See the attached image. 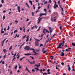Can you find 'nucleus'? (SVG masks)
I'll use <instances>...</instances> for the list:
<instances>
[{
  "label": "nucleus",
  "instance_id": "f257e3e1",
  "mask_svg": "<svg viewBox=\"0 0 75 75\" xmlns=\"http://www.w3.org/2000/svg\"><path fill=\"white\" fill-rule=\"evenodd\" d=\"M44 15H45L46 16L47 14H46L45 13H43V14H40V17H39L38 18V20L39 21L38 22V23H39L40 22V21H41V20L43 18H40L41 17V16H44Z\"/></svg>",
  "mask_w": 75,
  "mask_h": 75
},
{
  "label": "nucleus",
  "instance_id": "f03ea898",
  "mask_svg": "<svg viewBox=\"0 0 75 75\" xmlns=\"http://www.w3.org/2000/svg\"><path fill=\"white\" fill-rule=\"evenodd\" d=\"M30 46H26L25 47L24 49H25V50H26V51H29V50H30Z\"/></svg>",
  "mask_w": 75,
  "mask_h": 75
},
{
  "label": "nucleus",
  "instance_id": "7ed1b4c3",
  "mask_svg": "<svg viewBox=\"0 0 75 75\" xmlns=\"http://www.w3.org/2000/svg\"><path fill=\"white\" fill-rule=\"evenodd\" d=\"M46 31L47 33H50V32L48 31V30H47V29H45L44 28L43 29V33H44L45 34V31Z\"/></svg>",
  "mask_w": 75,
  "mask_h": 75
},
{
  "label": "nucleus",
  "instance_id": "20e7f679",
  "mask_svg": "<svg viewBox=\"0 0 75 75\" xmlns=\"http://www.w3.org/2000/svg\"><path fill=\"white\" fill-rule=\"evenodd\" d=\"M30 50H33V52H34V54H35L33 55H37V53H36V52H35V49H34L31 48L30 49Z\"/></svg>",
  "mask_w": 75,
  "mask_h": 75
},
{
  "label": "nucleus",
  "instance_id": "39448f33",
  "mask_svg": "<svg viewBox=\"0 0 75 75\" xmlns=\"http://www.w3.org/2000/svg\"><path fill=\"white\" fill-rule=\"evenodd\" d=\"M35 40H36V41L35 42V45L36 46H38V40L34 38Z\"/></svg>",
  "mask_w": 75,
  "mask_h": 75
},
{
  "label": "nucleus",
  "instance_id": "423d86ee",
  "mask_svg": "<svg viewBox=\"0 0 75 75\" xmlns=\"http://www.w3.org/2000/svg\"><path fill=\"white\" fill-rule=\"evenodd\" d=\"M61 45H62V44L60 43L59 46H58L57 48H62Z\"/></svg>",
  "mask_w": 75,
  "mask_h": 75
},
{
  "label": "nucleus",
  "instance_id": "0eeeda50",
  "mask_svg": "<svg viewBox=\"0 0 75 75\" xmlns=\"http://www.w3.org/2000/svg\"><path fill=\"white\" fill-rule=\"evenodd\" d=\"M51 38H51L50 39V38H48V39L46 41V43H47V42H49V41H50L51 40Z\"/></svg>",
  "mask_w": 75,
  "mask_h": 75
},
{
  "label": "nucleus",
  "instance_id": "6e6552de",
  "mask_svg": "<svg viewBox=\"0 0 75 75\" xmlns=\"http://www.w3.org/2000/svg\"><path fill=\"white\" fill-rule=\"evenodd\" d=\"M41 37H42L41 38L40 40H38V41H40V40H42V37H43V36H44V34H41Z\"/></svg>",
  "mask_w": 75,
  "mask_h": 75
},
{
  "label": "nucleus",
  "instance_id": "1a4fd4ad",
  "mask_svg": "<svg viewBox=\"0 0 75 75\" xmlns=\"http://www.w3.org/2000/svg\"><path fill=\"white\" fill-rule=\"evenodd\" d=\"M17 9L19 13H20V7L19 6H18L17 7Z\"/></svg>",
  "mask_w": 75,
  "mask_h": 75
},
{
  "label": "nucleus",
  "instance_id": "9d476101",
  "mask_svg": "<svg viewBox=\"0 0 75 75\" xmlns=\"http://www.w3.org/2000/svg\"><path fill=\"white\" fill-rule=\"evenodd\" d=\"M64 53L63 52H62L61 54H60V55L61 56H64Z\"/></svg>",
  "mask_w": 75,
  "mask_h": 75
},
{
  "label": "nucleus",
  "instance_id": "9b49d317",
  "mask_svg": "<svg viewBox=\"0 0 75 75\" xmlns=\"http://www.w3.org/2000/svg\"><path fill=\"white\" fill-rule=\"evenodd\" d=\"M25 70H26V71H28V72H29V73H31V72H30V71H29L28 69H27V67H26Z\"/></svg>",
  "mask_w": 75,
  "mask_h": 75
},
{
  "label": "nucleus",
  "instance_id": "f8f14e48",
  "mask_svg": "<svg viewBox=\"0 0 75 75\" xmlns=\"http://www.w3.org/2000/svg\"><path fill=\"white\" fill-rule=\"evenodd\" d=\"M31 54H30V53H28L27 54H25V55H26V56H28V55H31Z\"/></svg>",
  "mask_w": 75,
  "mask_h": 75
},
{
  "label": "nucleus",
  "instance_id": "ddd939ff",
  "mask_svg": "<svg viewBox=\"0 0 75 75\" xmlns=\"http://www.w3.org/2000/svg\"><path fill=\"white\" fill-rule=\"evenodd\" d=\"M30 63L31 64H35V61H33V62H30Z\"/></svg>",
  "mask_w": 75,
  "mask_h": 75
},
{
  "label": "nucleus",
  "instance_id": "4468645a",
  "mask_svg": "<svg viewBox=\"0 0 75 75\" xmlns=\"http://www.w3.org/2000/svg\"><path fill=\"white\" fill-rule=\"evenodd\" d=\"M51 20L52 21H56V19H54V20H53V18H51Z\"/></svg>",
  "mask_w": 75,
  "mask_h": 75
},
{
  "label": "nucleus",
  "instance_id": "2eb2a0df",
  "mask_svg": "<svg viewBox=\"0 0 75 75\" xmlns=\"http://www.w3.org/2000/svg\"><path fill=\"white\" fill-rule=\"evenodd\" d=\"M34 69H36L35 70V71H36V72H37V71H38V67H37V68H35Z\"/></svg>",
  "mask_w": 75,
  "mask_h": 75
},
{
  "label": "nucleus",
  "instance_id": "dca6fc26",
  "mask_svg": "<svg viewBox=\"0 0 75 75\" xmlns=\"http://www.w3.org/2000/svg\"><path fill=\"white\" fill-rule=\"evenodd\" d=\"M58 4H57L56 5H55V8H54L55 7V6H54V8L55 9V8H56V7H58Z\"/></svg>",
  "mask_w": 75,
  "mask_h": 75
},
{
  "label": "nucleus",
  "instance_id": "f3484780",
  "mask_svg": "<svg viewBox=\"0 0 75 75\" xmlns=\"http://www.w3.org/2000/svg\"><path fill=\"white\" fill-rule=\"evenodd\" d=\"M29 1V3H30L31 5H32L33 4V3H32V1H31V0H30Z\"/></svg>",
  "mask_w": 75,
  "mask_h": 75
},
{
  "label": "nucleus",
  "instance_id": "a211bd4d",
  "mask_svg": "<svg viewBox=\"0 0 75 75\" xmlns=\"http://www.w3.org/2000/svg\"><path fill=\"white\" fill-rule=\"evenodd\" d=\"M50 58H51V59H53L54 58V57L53 56H50Z\"/></svg>",
  "mask_w": 75,
  "mask_h": 75
},
{
  "label": "nucleus",
  "instance_id": "6ab92c4d",
  "mask_svg": "<svg viewBox=\"0 0 75 75\" xmlns=\"http://www.w3.org/2000/svg\"><path fill=\"white\" fill-rule=\"evenodd\" d=\"M3 51L5 53L6 52H7V50L6 49H4L3 50Z\"/></svg>",
  "mask_w": 75,
  "mask_h": 75
},
{
  "label": "nucleus",
  "instance_id": "aec40b11",
  "mask_svg": "<svg viewBox=\"0 0 75 75\" xmlns=\"http://www.w3.org/2000/svg\"><path fill=\"white\" fill-rule=\"evenodd\" d=\"M55 4L54 5V6H55L54 8H55V6H56V5H57V2H56V1H55Z\"/></svg>",
  "mask_w": 75,
  "mask_h": 75
},
{
  "label": "nucleus",
  "instance_id": "412c9836",
  "mask_svg": "<svg viewBox=\"0 0 75 75\" xmlns=\"http://www.w3.org/2000/svg\"><path fill=\"white\" fill-rule=\"evenodd\" d=\"M72 45L73 46H74V47H75V44L74 43H72Z\"/></svg>",
  "mask_w": 75,
  "mask_h": 75
},
{
  "label": "nucleus",
  "instance_id": "4be33fe9",
  "mask_svg": "<svg viewBox=\"0 0 75 75\" xmlns=\"http://www.w3.org/2000/svg\"><path fill=\"white\" fill-rule=\"evenodd\" d=\"M47 50L45 51H44L43 52V54H45V52H47Z\"/></svg>",
  "mask_w": 75,
  "mask_h": 75
},
{
  "label": "nucleus",
  "instance_id": "5701e85b",
  "mask_svg": "<svg viewBox=\"0 0 75 75\" xmlns=\"http://www.w3.org/2000/svg\"><path fill=\"white\" fill-rule=\"evenodd\" d=\"M12 49V46H11L10 48H9V50H11Z\"/></svg>",
  "mask_w": 75,
  "mask_h": 75
},
{
  "label": "nucleus",
  "instance_id": "b1692460",
  "mask_svg": "<svg viewBox=\"0 0 75 75\" xmlns=\"http://www.w3.org/2000/svg\"><path fill=\"white\" fill-rule=\"evenodd\" d=\"M42 7V6H38V9L39 10V9H40V8H41Z\"/></svg>",
  "mask_w": 75,
  "mask_h": 75
},
{
  "label": "nucleus",
  "instance_id": "393cba45",
  "mask_svg": "<svg viewBox=\"0 0 75 75\" xmlns=\"http://www.w3.org/2000/svg\"><path fill=\"white\" fill-rule=\"evenodd\" d=\"M8 35V33H4L3 35V36H4V35Z\"/></svg>",
  "mask_w": 75,
  "mask_h": 75
},
{
  "label": "nucleus",
  "instance_id": "a878e982",
  "mask_svg": "<svg viewBox=\"0 0 75 75\" xmlns=\"http://www.w3.org/2000/svg\"><path fill=\"white\" fill-rule=\"evenodd\" d=\"M68 70L69 71H70V70H71V67H68Z\"/></svg>",
  "mask_w": 75,
  "mask_h": 75
},
{
  "label": "nucleus",
  "instance_id": "bb28decb",
  "mask_svg": "<svg viewBox=\"0 0 75 75\" xmlns=\"http://www.w3.org/2000/svg\"><path fill=\"white\" fill-rule=\"evenodd\" d=\"M9 29H10V26H8V28L7 29V30H9Z\"/></svg>",
  "mask_w": 75,
  "mask_h": 75
},
{
  "label": "nucleus",
  "instance_id": "cd10ccee",
  "mask_svg": "<svg viewBox=\"0 0 75 75\" xmlns=\"http://www.w3.org/2000/svg\"><path fill=\"white\" fill-rule=\"evenodd\" d=\"M43 75H47V73H43Z\"/></svg>",
  "mask_w": 75,
  "mask_h": 75
},
{
  "label": "nucleus",
  "instance_id": "c85d7f7f",
  "mask_svg": "<svg viewBox=\"0 0 75 75\" xmlns=\"http://www.w3.org/2000/svg\"><path fill=\"white\" fill-rule=\"evenodd\" d=\"M50 6V4H48L47 6V8L48 9H49V6Z\"/></svg>",
  "mask_w": 75,
  "mask_h": 75
},
{
  "label": "nucleus",
  "instance_id": "c756f323",
  "mask_svg": "<svg viewBox=\"0 0 75 75\" xmlns=\"http://www.w3.org/2000/svg\"><path fill=\"white\" fill-rule=\"evenodd\" d=\"M23 58H25V57H23L22 58H21L20 59V61H21V60H22V59H23Z\"/></svg>",
  "mask_w": 75,
  "mask_h": 75
},
{
  "label": "nucleus",
  "instance_id": "7c9ffc66",
  "mask_svg": "<svg viewBox=\"0 0 75 75\" xmlns=\"http://www.w3.org/2000/svg\"><path fill=\"white\" fill-rule=\"evenodd\" d=\"M6 39H4V40H3L2 41V42H3V43H4V42L5 41H6Z\"/></svg>",
  "mask_w": 75,
  "mask_h": 75
},
{
  "label": "nucleus",
  "instance_id": "2f4dec72",
  "mask_svg": "<svg viewBox=\"0 0 75 75\" xmlns=\"http://www.w3.org/2000/svg\"><path fill=\"white\" fill-rule=\"evenodd\" d=\"M42 46H43V45L42 44H40V47H41Z\"/></svg>",
  "mask_w": 75,
  "mask_h": 75
},
{
  "label": "nucleus",
  "instance_id": "473e14b6",
  "mask_svg": "<svg viewBox=\"0 0 75 75\" xmlns=\"http://www.w3.org/2000/svg\"><path fill=\"white\" fill-rule=\"evenodd\" d=\"M64 42H65V41L63 40L62 42L61 43V44H64Z\"/></svg>",
  "mask_w": 75,
  "mask_h": 75
},
{
  "label": "nucleus",
  "instance_id": "72a5a7b5",
  "mask_svg": "<svg viewBox=\"0 0 75 75\" xmlns=\"http://www.w3.org/2000/svg\"><path fill=\"white\" fill-rule=\"evenodd\" d=\"M56 69H59V68H58L57 67V65L56 66Z\"/></svg>",
  "mask_w": 75,
  "mask_h": 75
},
{
  "label": "nucleus",
  "instance_id": "f704fd0d",
  "mask_svg": "<svg viewBox=\"0 0 75 75\" xmlns=\"http://www.w3.org/2000/svg\"><path fill=\"white\" fill-rule=\"evenodd\" d=\"M38 67H40V63H38Z\"/></svg>",
  "mask_w": 75,
  "mask_h": 75
},
{
  "label": "nucleus",
  "instance_id": "c9c22d12",
  "mask_svg": "<svg viewBox=\"0 0 75 75\" xmlns=\"http://www.w3.org/2000/svg\"><path fill=\"white\" fill-rule=\"evenodd\" d=\"M4 33V31H1V33L2 34H3V33Z\"/></svg>",
  "mask_w": 75,
  "mask_h": 75
},
{
  "label": "nucleus",
  "instance_id": "e433bc0d",
  "mask_svg": "<svg viewBox=\"0 0 75 75\" xmlns=\"http://www.w3.org/2000/svg\"><path fill=\"white\" fill-rule=\"evenodd\" d=\"M5 19V16H3V20H4Z\"/></svg>",
  "mask_w": 75,
  "mask_h": 75
},
{
  "label": "nucleus",
  "instance_id": "4c0bfd02",
  "mask_svg": "<svg viewBox=\"0 0 75 75\" xmlns=\"http://www.w3.org/2000/svg\"><path fill=\"white\" fill-rule=\"evenodd\" d=\"M34 13L33 12L32 13V15L33 16H34Z\"/></svg>",
  "mask_w": 75,
  "mask_h": 75
},
{
  "label": "nucleus",
  "instance_id": "58836bf2",
  "mask_svg": "<svg viewBox=\"0 0 75 75\" xmlns=\"http://www.w3.org/2000/svg\"><path fill=\"white\" fill-rule=\"evenodd\" d=\"M49 3H51V0H49Z\"/></svg>",
  "mask_w": 75,
  "mask_h": 75
},
{
  "label": "nucleus",
  "instance_id": "ea45409f",
  "mask_svg": "<svg viewBox=\"0 0 75 75\" xmlns=\"http://www.w3.org/2000/svg\"><path fill=\"white\" fill-rule=\"evenodd\" d=\"M15 23H16V24H17V23H18V21H15Z\"/></svg>",
  "mask_w": 75,
  "mask_h": 75
},
{
  "label": "nucleus",
  "instance_id": "a19ab883",
  "mask_svg": "<svg viewBox=\"0 0 75 75\" xmlns=\"http://www.w3.org/2000/svg\"><path fill=\"white\" fill-rule=\"evenodd\" d=\"M26 42H28V38H27L26 40Z\"/></svg>",
  "mask_w": 75,
  "mask_h": 75
},
{
  "label": "nucleus",
  "instance_id": "79ce46f5",
  "mask_svg": "<svg viewBox=\"0 0 75 75\" xmlns=\"http://www.w3.org/2000/svg\"><path fill=\"white\" fill-rule=\"evenodd\" d=\"M32 72H35V70L34 69H32Z\"/></svg>",
  "mask_w": 75,
  "mask_h": 75
},
{
  "label": "nucleus",
  "instance_id": "37998d69",
  "mask_svg": "<svg viewBox=\"0 0 75 75\" xmlns=\"http://www.w3.org/2000/svg\"><path fill=\"white\" fill-rule=\"evenodd\" d=\"M17 68V65H16L15 66V69H16Z\"/></svg>",
  "mask_w": 75,
  "mask_h": 75
},
{
  "label": "nucleus",
  "instance_id": "c03bdc74",
  "mask_svg": "<svg viewBox=\"0 0 75 75\" xmlns=\"http://www.w3.org/2000/svg\"><path fill=\"white\" fill-rule=\"evenodd\" d=\"M17 34H16L15 37L14 38H16V37H17Z\"/></svg>",
  "mask_w": 75,
  "mask_h": 75
},
{
  "label": "nucleus",
  "instance_id": "a18cd8bd",
  "mask_svg": "<svg viewBox=\"0 0 75 75\" xmlns=\"http://www.w3.org/2000/svg\"><path fill=\"white\" fill-rule=\"evenodd\" d=\"M2 3H4V0H1Z\"/></svg>",
  "mask_w": 75,
  "mask_h": 75
},
{
  "label": "nucleus",
  "instance_id": "49530a36",
  "mask_svg": "<svg viewBox=\"0 0 75 75\" xmlns=\"http://www.w3.org/2000/svg\"><path fill=\"white\" fill-rule=\"evenodd\" d=\"M25 37H26V35H25L23 37V39H24V38H25Z\"/></svg>",
  "mask_w": 75,
  "mask_h": 75
},
{
  "label": "nucleus",
  "instance_id": "de8ad7c7",
  "mask_svg": "<svg viewBox=\"0 0 75 75\" xmlns=\"http://www.w3.org/2000/svg\"><path fill=\"white\" fill-rule=\"evenodd\" d=\"M16 55V53H15L14 55V56H13V57H15Z\"/></svg>",
  "mask_w": 75,
  "mask_h": 75
},
{
  "label": "nucleus",
  "instance_id": "09e8293b",
  "mask_svg": "<svg viewBox=\"0 0 75 75\" xmlns=\"http://www.w3.org/2000/svg\"><path fill=\"white\" fill-rule=\"evenodd\" d=\"M61 8L62 9V10L63 11V12H64V9L62 8Z\"/></svg>",
  "mask_w": 75,
  "mask_h": 75
},
{
  "label": "nucleus",
  "instance_id": "8fccbe9b",
  "mask_svg": "<svg viewBox=\"0 0 75 75\" xmlns=\"http://www.w3.org/2000/svg\"><path fill=\"white\" fill-rule=\"evenodd\" d=\"M34 67H38V64H35L34 66Z\"/></svg>",
  "mask_w": 75,
  "mask_h": 75
},
{
  "label": "nucleus",
  "instance_id": "3c124183",
  "mask_svg": "<svg viewBox=\"0 0 75 75\" xmlns=\"http://www.w3.org/2000/svg\"><path fill=\"white\" fill-rule=\"evenodd\" d=\"M47 4V1H46L44 3V4Z\"/></svg>",
  "mask_w": 75,
  "mask_h": 75
},
{
  "label": "nucleus",
  "instance_id": "603ef678",
  "mask_svg": "<svg viewBox=\"0 0 75 75\" xmlns=\"http://www.w3.org/2000/svg\"><path fill=\"white\" fill-rule=\"evenodd\" d=\"M59 28L60 30H61V29H62V26L60 27Z\"/></svg>",
  "mask_w": 75,
  "mask_h": 75
},
{
  "label": "nucleus",
  "instance_id": "864d4df0",
  "mask_svg": "<svg viewBox=\"0 0 75 75\" xmlns=\"http://www.w3.org/2000/svg\"><path fill=\"white\" fill-rule=\"evenodd\" d=\"M30 57H31L32 58V59H34V57H32L31 56H30Z\"/></svg>",
  "mask_w": 75,
  "mask_h": 75
},
{
  "label": "nucleus",
  "instance_id": "5fc2aeb1",
  "mask_svg": "<svg viewBox=\"0 0 75 75\" xmlns=\"http://www.w3.org/2000/svg\"><path fill=\"white\" fill-rule=\"evenodd\" d=\"M14 31H15V32L16 33V32H17L18 31V30H17V29H16Z\"/></svg>",
  "mask_w": 75,
  "mask_h": 75
},
{
  "label": "nucleus",
  "instance_id": "6e6d98bb",
  "mask_svg": "<svg viewBox=\"0 0 75 75\" xmlns=\"http://www.w3.org/2000/svg\"><path fill=\"white\" fill-rule=\"evenodd\" d=\"M1 43H2V45L1 46V47H3V44H4V43L1 42Z\"/></svg>",
  "mask_w": 75,
  "mask_h": 75
},
{
  "label": "nucleus",
  "instance_id": "4d7b16f0",
  "mask_svg": "<svg viewBox=\"0 0 75 75\" xmlns=\"http://www.w3.org/2000/svg\"><path fill=\"white\" fill-rule=\"evenodd\" d=\"M50 69H48L47 71V72H50Z\"/></svg>",
  "mask_w": 75,
  "mask_h": 75
},
{
  "label": "nucleus",
  "instance_id": "13d9d810",
  "mask_svg": "<svg viewBox=\"0 0 75 75\" xmlns=\"http://www.w3.org/2000/svg\"><path fill=\"white\" fill-rule=\"evenodd\" d=\"M54 63H56V62H55V61H54V62L52 63V64H54Z\"/></svg>",
  "mask_w": 75,
  "mask_h": 75
},
{
  "label": "nucleus",
  "instance_id": "bf43d9fd",
  "mask_svg": "<svg viewBox=\"0 0 75 75\" xmlns=\"http://www.w3.org/2000/svg\"><path fill=\"white\" fill-rule=\"evenodd\" d=\"M44 11H47V9H44Z\"/></svg>",
  "mask_w": 75,
  "mask_h": 75
},
{
  "label": "nucleus",
  "instance_id": "052dcab7",
  "mask_svg": "<svg viewBox=\"0 0 75 75\" xmlns=\"http://www.w3.org/2000/svg\"><path fill=\"white\" fill-rule=\"evenodd\" d=\"M48 28H49V30H51V27H49Z\"/></svg>",
  "mask_w": 75,
  "mask_h": 75
},
{
  "label": "nucleus",
  "instance_id": "680f3d73",
  "mask_svg": "<svg viewBox=\"0 0 75 75\" xmlns=\"http://www.w3.org/2000/svg\"><path fill=\"white\" fill-rule=\"evenodd\" d=\"M61 64L62 65H63L64 64V63L63 62H62V63H61Z\"/></svg>",
  "mask_w": 75,
  "mask_h": 75
},
{
  "label": "nucleus",
  "instance_id": "e2e57ef3",
  "mask_svg": "<svg viewBox=\"0 0 75 75\" xmlns=\"http://www.w3.org/2000/svg\"><path fill=\"white\" fill-rule=\"evenodd\" d=\"M2 64H4V61L2 62Z\"/></svg>",
  "mask_w": 75,
  "mask_h": 75
},
{
  "label": "nucleus",
  "instance_id": "0e129e2a",
  "mask_svg": "<svg viewBox=\"0 0 75 75\" xmlns=\"http://www.w3.org/2000/svg\"><path fill=\"white\" fill-rule=\"evenodd\" d=\"M52 30H50V32L51 33H52Z\"/></svg>",
  "mask_w": 75,
  "mask_h": 75
},
{
  "label": "nucleus",
  "instance_id": "69168bd1",
  "mask_svg": "<svg viewBox=\"0 0 75 75\" xmlns=\"http://www.w3.org/2000/svg\"><path fill=\"white\" fill-rule=\"evenodd\" d=\"M16 58V57H14L13 58V59H12V61H13V60H14V59H15Z\"/></svg>",
  "mask_w": 75,
  "mask_h": 75
},
{
  "label": "nucleus",
  "instance_id": "338daca9",
  "mask_svg": "<svg viewBox=\"0 0 75 75\" xmlns=\"http://www.w3.org/2000/svg\"><path fill=\"white\" fill-rule=\"evenodd\" d=\"M2 6H3L2 4H0V7H2Z\"/></svg>",
  "mask_w": 75,
  "mask_h": 75
},
{
  "label": "nucleus",
  "instance_id": "774afa93",
  "mask_svg": "<svg viewBox=\"0 0 75 75\" xmlns=\"http://www.w3.org/2000/svg\"><path fill=\"white\" fill-rule=\"evenodd\" d=\"M73 71H75V69H73L72 70Z\"/></svg>",
  "mask_w": 75,
  "mask_h": 75
}]
</instances>
